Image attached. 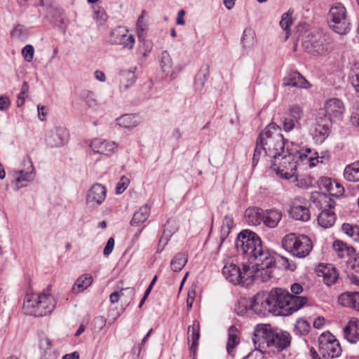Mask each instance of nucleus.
Returning a JSON list of instances; mask_svg holds the SVG:
<instances>
[{"label": "nucleus", "instance_id": "nucleus-1", "mask_svg": "<svg viewBox=\"0 0 359 359\" xmlns=\"http://www.w3.org/2000/svg\"><path fill=\"white\" fill-rule=\"evenodd\" d=\"M235 245L238 252L243 255L250 264H243L241 270L233 263H226L222 269V274L229 282L234 285L241 283L249 285L255 280L266 282L272 277L276 264L275 254L263 246L257 234L245 229L238 235Z\"/></svg>", "mask_w": 359, "mask_h": 359}, {"label": "nucleus", "instance_id": "nucleus-2", "mask_svg": "<svg viewBox=\"0 0 359 359\" xmlns=\"http://www.w3.org/2000/svg\"><path fill=\"white\" fill-rule=\"evenodd\" d=\"M272 313L287 316L302 308L308 302L304 297L292 295L286 290L273 288L269 292Z\"/></svg>", "mask_w": 359, "mask_h": 359}, {"label": "nucleus", "instance_id": "nucleus-3", "mask_svg": "<svg viewBox=\"0 0 359 359\" xmlns=\"http://www.w3.org/2000/svg\"><path fill=\"white\" fill-rule=\"evenodd\" d=\"M257 141L263 148L264 153L272 158L285 153V141L281 128L276 123L269 124L259 134Z\"/></svg>", "mask_w": 359, "mask_h": 359}, {"label": "nucleus", "instance_id": "nucleus-4", "mask_svg": "<svg viewBox=\"0 0 359 359\" xmlns=\"http://www.w3.org/2000/svg\"><path fill=\"white\" fill-rule=\"evenodd\" d=\"M55 298L47 292L39 294H27L24 299L23 310L26 314L36 317L50 313L55 307Z\"/></svg>", "mask_w": 359, "mask_h": 359}, {"label": "nucleus", "instance_id": "nucleus-5", "mask_svg": "<svg viewBox=\"0 0 359 359\" xmlns=\"http://www.w3.org/2000/svg\"><path fill=\"white\" fill-rule=\"evenodd\" d=\"M310 200L321 210L317 218L318 224L324 229L332 227L336 222V215L332 210L335 206L333 198L327 194L316 191L311 193Z\"/></svg>", "mask_w": 359, "mask_h": 359}, {"label": "nucleus", "instance_id": "nucleus-6", "mask_svg": "<svg viewBox=\"0 0 359 359\" xmlns=\"http://www.w3.org/2000/svg\"><path fill=\"white\" fill-rule=\"evenodd\" d=\"M298 161H295V154L292 151V145L285 153H281L272 160L271 168L283 179L289 180L295 177Z\"/></svg>", "mask_w": 359, "mask_h": 359}, {"label": "nucleus", "instance_id": "nucleus-7", "mask_svg": "<svg viewBox=\"0 0 359 359\" xmlns=\"http://www.w3.org/2000/svg\"><path fill=\"white\" fill-rule=\"evenodd\" d=\"M299 39L304 48L313 54L323 55L329 51L327 36L320 31L306 29L301 32Z\"/></svg>", "mask_w": 359, "mask_h": 359}, {"label": "nucleus", "instance_id": "nucleus-8", "mask_svg": "<svg viewBox=\"0 0 359 359\" xmlns=\"http://www.w3.org/2000/svg\"><path fill=\"white\" fill-rule=\"evenodd\" d=\"M282 246L292 256L298 258L306 257L313 248L312 242L309 237L292 233L283 237Z\"/></svg>", "mask_w": 359, "mask_h": 359}, {"label": "nucleus", "instance_id": "nucleus-9", "mask_svg": "<svg viewBox=\"0 0 359 359\" xmlns=\"http://www.w3.org/2000/svg\"><path fill=\"white\" fill-rule=\"evenodd\" d=\"M329 27L335 33L345 35L351 30V22L347 18V11L341 3L334 4L328 14Z\"/></svg>", "mask_w": 359, "mask_h": 359}, {"label": "nucleus", "instance_id": "nucleus-10", "mask_svg": "<svg viewBox=\"0 0 359 359\" xmlns=\"http://www.w3.org/2000/svg\"><path fill=\"white\" fill-rule=\"evenodd\" d=\"M319 352L325 359H332L341 355L339 341L330 332H323L318 338Z\"/></svg>", "mask_w": 359, "mask_h": 359}, {"label": "nucleus", "instance_id": "nucleus-11", "mask_svg": "<svg viewBox=\"0 0 359 359\" xmlns=\"http://www.w3.org/2000/svg\"><path fill=\"white\" fill-rule=\"evenodd\" d=\"M273 332L269 324L257 325L255 327L252 337L255 348L262 350L269 348Z\"/></svg>", "mask_w": 359, "mask_h": 359}, {"label": "nucleus", "instance_id": "nucleus-12", "mask_svg": "<svg viewBox=\"0 0 359 359\" xmlns=\"http://www.w3.org/2000/svg\"><path fill=\"white\" fill-rule=\"evenodd\" d=\"M107 189L101 184L95 183L90 187L86 194V203L89 208H96L104 201Z\"/></svg>", "mask_w": 359, "mask_h": 359}, {"label": "nucleus", "instance_id": "nucleus-13", "mask_svg": "<svg viewBox=\"0 0 359 359\" xmlns=\"http://www.w3.org/2000/svg\"><path fill=\"white\" fill-rule=\"evenodd\" d=\"M291 145L292 151L295 154V161H298V166L308 165L312 168L319 162L317 153L312 152L311 149L307 148L304 152L299 144L291 142Z\"/></svg>", "mask_w": 359, "mask_h": 359}, {"label": "nucleus", "instance_id": "nucleus-14", "mask_svg": "<svg viewBox=\"0 0 359 359\" xmlns=\"http://www.w3.org/2000/svg\"><path fill=\"white\" fill-rule=\"evenodd\" d=\"M111 42L131 50L134 47L135 40L133 35L128 33V29L123 27H118L111 32Z\"/></svg>", "mask_w": 359, "mask_h": 359}, {"label": "nucleus", "instance_id": "nucleus-15", "mask_svg": "<svg viewBox=\"0 0 359 359\" xmlns=\"http://www.w3.org/2000/svg\"><path fill=\"white\" fill-rule=\"evenodd\" d=\"M325 118L330 122H335L341 118L345 111L343 102L337 98H331L327 100L324 105Z\"/></svg>", "mask_w": 359, "mask_h": 359}, {"label": "nucleus", "instance_id": "nucleus-16", "mask_svg": "<svg viewBox=\"0 0 359 359\" xmlns=\"http://www.w3.org/2000/svg\"><path fill=\"white\" fill-rule=\"evenodd\" d=\"M271 304L269 293H258L252 300L251 309L257 315L265 316L267 313H272Z\"/></svg>", "mask_w": 359, "mask_h": 359}, {"label": "nucleus", "instance_id": "nucleus-17", "mask_svg": "<svg viewBox=\"0 0 359 359\" xmlns=\"http://www.w3.org/2000/svg\"><path fill=\"white\" fill-rule=\"evenodd\" d=\"M69 133L63 127H55L48 131L46 135V143L52 147H59L68 142Z\"/></svg>", "mask_w": 359, "mask_h": 359}, {"label": "nucleus", "instance_id": "nucleus-18", "mask_svg": "<svg viewBox=\"0 0 359 359\" xmlns=\"http://www.w3.org/2000/svg\"><path fill=\"white\" fill-rule=\"evenodd\" d=\"M331 125L332 122L330 120L320 116L316 118V123L313 126L312 134L317 142H323L329 136Z\"/></svg>", "mask_w": 359, "mask_h": 359}, {"label": "nucleus", "instance_id": "nucleus-19", "mask_svg": "<svg viewBox=\"0 0 359 359\" xmlns=\"http://www.w3.org/2000/svg\"><path fill=\"white\" fill-rule=\"evenodd\" d=\"M300 198H295L290 210V215L295 220L306 222L310 219V211L306 205L301 204Z\"/></svg>", "mask_w": 359, "mask_h": 359}, {"label": "nucleus", "instance_id": "nucleus-20", "mask_svg": "<svg viewBox=\"0 0 359 359\" xmlns=\"http://www.w3.org/2000/svg\"><path fill=\"white\" fill-rule=\"evenodd\" d=\"M316 272L319 277L323 278V281L327 285L335 283L339 276L336 269L331 264H319Z\"/></svg>", "mask_w": 359, "mask_h": 359}, {"label": "nucleus", "instance_id": "nucleus-21", "mask_svg": "<svg viewBox=\"0 0 359 359\" xmlns=\"http://www.w3.org/2000/svg\"><path fill=\"white\" fill-rule=\"evenodd\" d=\"M89 146L95 153L104 155H109L114 152L116 148L115 142H109L101 138H95L93 140Z\"/></svg>", "mask_w": 359, "mask_h": 359}, {"label": "nucleus", "instance_id": "nucleus-22", "mask_svg": "<svg viewBox=\"0 0 359 359\" xmlns=\"http://www.w3.org/2000/svg\"><path fill=\"white\" fill-rule=\"evenodd\" d=\"M269 348L281 351L290 344V336L285 332H273Z\"/></svg>", "mask_w": 359, "mask_h": 359}, {"label": "nucleus", "instance_id": "nucleus-23", "mask_svg": "<svg viewBox=\"0 0 359 359\" xmlns=\"http://www.w3.org/2000/svg\"><path fill=\"white\" fill-rule=\"evenodd\" d=\"M283 218V212L281 210L272 208L264 210L262 215V223L269 229H273L278 226V224Z\"/></svg>", "mask_w": 359, "mask_h": 359}, {"label": "nucleus", "instance_id": "nucleus-24", "mask_svg": "<svg viewBox=\"0 0 359 359\" xmlns=\"http://www.w3.org/2000/svg\"><path fill=\"white\" fill-rule=\"evenodd\" d=\"M344 338L350 343L355 344L359 340V320L353 318L344 328Z\"/></svg>", "mask_w": 359, "mask_h": 359}, {"label": "nucleus", "instance_id": "nucleus-25", "mask_svg": "<svg viewBox=\"0 0 359 359\" xmlns=\"http://www.w3.org/2000/svg\"><path fill=\"white\" fill-rule=\"evenodd\" d=\"M283 84L287 86L299 88H307L309 86L305 78L297 72L288 73L284 79Z\"/></svg>", "mask_w": 359, "mask_h": 359}, {"label": "nucleus", "instance_id": "nucleus-26", "mask_svg": "<svg viewBox=\"0 0 359 359\" xmlns=\"http://www.w3.org/2000/svg\"><path fill=\"white\" fill-rule=\"evenodd\" d=\"M188 340L189 349L193 354H195L198 346V340L200 337V323L198 320H194L192 325L188 327Z\"/></svg>", "mask_w": 359, "mask_h": 359}, {"label": "nucleus", "instance_id": "nucleus-27", "mask_svg": "<svg viewBox=\"0 0 359 359\" xmlns=\"http://www.w3.org/2000/svg\"><path fill=\"white\" fill-rule=\"evenodd\" d=\"M338 301L344 306L359 311V292L343 293L339 297Z\"/></svg>", "mask_w": 359, "mask_h": 359}, {"label": "nucleus", "instance_id": "nucleus-28", "mask_svg": "<svg viewBox=\"0 0 359 359\" xmlns=\"http://www.w3.org/2000/svg\"><path fill=\"white\" fill-rule=\"evenodd\" d=\"M264 210L257 207L248 208L245 212L246 222L250 225L258 226L262 222Z\"/></svg>", "mask_w": 359, "mask_h": 359}, {"label": "nucleus", "instance_id": "nucleus-29", "mask_svg": "<svg viewBox=\"0 0 359 359\" xmlns=\"http://www.w3.org/2000/svg\"><path fill=\"white\" fill-rule=\"evenodd\" d=\"M151 212V207L148 204L141 206L133 215L130 221L132 226H138L148 219Z\"/></svg>", "mask_w": 359, "mask_h": 359}, {"label": "nucleus", "instance_id": "nucleus-30", "mask_svg": "<svg viewBox=\"0 0 359 359\" xmlns=\"http://www.w3.org/2000/svg\"><path fill=\"white\" fill-rule=\"evenodd\" d=\"M93 283V277L90 274H83L77 278L72 287V292L80 293L87 289Z\"/></svg>", "mask_w": 359, "mask_h": 359}, {"label": "nucleus", "instance_id": "nucleus-31", "mask_svg": "<svg viewBox=\"0 0 359 359\" xmlns=\"http://www.w3.org/2000/svg\"><path fill=\"white\" fill-rule=\"evenodd\" d=\"M31 163L30 168L31 170L27 172H24L23 170H21L18 172L15 173V175L14 177V182L15 183V185L17 187V189H19L24 186V184H20L22 182H31L34 180L35 177V172L34 171V168L33 165Z\"/></svg>", "mask_w": 359, "mask_h": 359}, {"label": "nucleus", "instance_id": "nucleus-32", "mask_svg": "<svg viewBox=\"0 0 359 359\" xmlns=\"http://www.w3.org/2000/svg\"><path fill=\"white\" fill-rule=\"evenodd\" d=\"M140 118L135 114H124L116 118L117 125L126 128L135 127L140 123Z\"/></svg>", "mask_w": 359, "mask_h": 359}, {"label": "nucleus", "instance_id": "nucleus-33", "mask_svg": "<svg viewBox=\"0 0 359 359\" xmlns=\"http://www.w3.org/2000/svg\"><path fill=\"white\" fill-rule=\"evenodd\" d=\"M344 177L348 182L359 181V160L346 166Z\"/></svg>", "mask_w": 359, "mask_h": 359}, {"label": "nucleus", "instance_id": "nucleus-34", "mask_svg": "<svg viewBox=\"0 0 359 359\" xmlns=\"http://www.w3.org/2000/svg\"><path fill=\"white\" fill-rule=\"evenodd\" d=\"M136 80L135 73L131 70H123L120 73V88L126 90Z\"/></svg>", "mask_w": 359, "mask_h": 359}, {"label": "nucleus", "instance_id": "nucleus-35", "mask_svg": "<svg viewBox=\"0 0 359 359\" xmlns=\"http://www.w3.org/2000/svg\"><path fill=\"white\" fill-rule=\"evenodd\" d=\"M333 248L337 256L340 258L351 256L355 252V249L353 247L348 246L346 243L340 241H334Z\"/></svg>", "mask_w": 359, "mask_h": 359}, {"label": "nucleus", "instance_id": "nucleus-36", "mask_svg": "<svg viewBox=\"0 0 359 359\" xmlns=\"http://www.w3.org/2000/svg\"><path fill=\"white\" fill-rule=\"evenodd\" d=\"M238 333V329L234 325H232L229 328V337L226 344V350L229 354L233 351L234 348L239 344L240 339Z\"/></svg>", "mask_w": 359, "mask_h": 359}, {"label": "nucleus", "instance_id": "nucleus-37", "mask_svg": "<svg viewBox=\"0 0 359 359\" xmlns=\"http://www.w3.org/2000/svg\"><path fill=\"white\" fill-rule=\"evenodd\" d=\"M188 256L184 252H179L175 255L170 262V268L175 272L181 271L186 265Z\"/></svg>", "mask_w": 359, "mask_h": 359}, {"label": "nucleus", "instance_id": "nucleus-38", "mask_svg": "<svg viewBox=\"0 0 359 359\" xmlns=\"http://www.w3.org/2000/svg\"><path fill=\"white\" fill-rule=\"evenodd\" d=\"M241 43L245 48H252L256 43V35L252 28H245L241 39Z\"/></svg>", "mask_w": 359, "mask_h": 359}, {"label": "nucleus", "instance_id": "nucleus-39", "mask_svg": "<svg viewBox=\"0 0 359 359\" xmlns=\"http://www.w3.org/2000/svg\"><path fill=\"white\" fill-rule=\"evenodd\" d=\"M292 13V12H290V11L283 13L280 21V26L285 31V41L287 40L290 35V27L293 24Z\"/></svg>", "mask_w": 359, "mask_h": 359}, {"label": "nucleus", "instance_id": "nucleus-40", "mask_svg": "<svg viewBox=\"0 0 359 359\" xmlns=\"http://www.w3.org/2000/svg\"><path fill=\"white\" fill-rule=\"evenodd\" d=\"M159 64L161 70L165 73L170 72L173 65L172 57L167 50H163L159 56Z\"/></svg>", "mask_w": 359, "mask_h": 359}, {"label": "nucleus", "instance_id": "nucleus-41", "mask_svg": "<svg viewBox=\"0 0 359 359\" xmlns=\"http://www.w3.org/2000/svg\"><path fill=\"white\" fill-rule=\"evenodd\" d=\"M39 346L43 351L41 356L43 359H55V356L52 353L51 341L47 337L41 338Z\"/></svg>", "mask_w": 359, "mask_h": 359}, {"label": "nucleus", "instance_id": "nucleus-42", "mask_svg": "<svg viewBox=\"0 0 359 359\" xmlns=\"http://www.w3.org/2000/svg\"><path fill=\"white\" fill-rule=\"evenodd\" d=\"M80 96L82 100L89 108L96 109L98 107V102L93 92L85 90L81 93Z\"/></svg>", "mask_w": 359, "mask_h": 359}, {"label": "nucleus", "instance_id": "nucleus-43", "mask_svg": "<svg viewBox=\"0 0 359 359\" xmlns=\"http://www.w3.org/2000/svg\"><path fill=\"white\" fill-rule=\"evenodd\" d=\"M233 226V218L229 215H226L223 219L221 228V239L222 241L229 236Z\"/></svg>", "mask_w": 359, "mask_h": 359}, {"label": "nucleus", "instance_id": "nucleus-44", "mask_svg": "<svg viewBox=\"0 0 359 359\" xmlns=\"http://www.w3.org/2000/svg\"><path fill=\"white\" fill-rule=\"evenodd\" d=\"M304 114L303 108L299 104H292L289 108V116L298 123L303 118Z\"/></svg>", "mask_w": 359, "mask_h": 359}, {"label": "nucleus", "instance_id": "nucleus-45", "mask_svg": "<svg viewBox=\"0 0 359 359\" xmlns=\"http://www.w3.org/2000/svg\"><path fill=\"white\" fill-rule=\"evenodd\" d=\"M310 329L309 323L304 319H299L297 320L294 332L299 335L306 334Z\"/></svg>", "mask_w": 359, "mask_h": 359}, {"label": "nucleus", "instance_id": "nucleus-46", "mask_svg": "<svg viewBox=\"0 0 359 359\" xmlns=\"http://www.w3.org/2000/svg\"><path fill=\"white\" fill-rule=\"evenodd\" d=\"M359 227L357 225H351L350 224H344L342 225V231L353 239L357 232H358Z\"/></svg>", "mask_w": 359, "mask_h": 359}, {"label": "nucleus", "instance_id": "nucleus-47", "mask_svg": "<svg viewBox=\"0 0 359 359\" xmlns=\"http://www.w3.org/2000/svg\"><path fill=\"white\" fill-rule=\"evenodd\" d=\"M34 47L32 45H26L22 50V54L27 62H32L34 57Z\"/></svg>", "mask_w": 359, "mask_h": 359}, {"label": "nucleus", "instance_id": "nucleus-48", "mask_svg": "<svg viewBox=\"0 0 359 359\" xmlns=\"http://www.w3.org/2000/svg\"><path fill=\"white\" fill-rule=\"evenodd\" d=\"M106 325V319L102 316H97L94 318L92 325L95 332L100 331Z\"/></svg>", "mask_w": 359, "mask_h": 359}, {"label": "nucleus", "instance_id": "nucleus-49", "mask_svg": "<svg viewBox=\"0 0 359 359\" xmlns=\"http://www.w3.org/2000/svg\"><path fill=\"white\" fill-rule=\"evenodd\" d=\"M147 29V24L144 22V12L138 18L137 22V34L140 37L144 35V31Z\"/></svg>", "mask_w": 359, "mask_h": 359}, {"label": "nucleus", "instance_id": "nucleus-50", "mask_svg": "<svg viewBox=\"0 0 359 359\" xmlns=\"http://www.w3.org/2000/svg\"><path fill=\"white\" fill-rule=\"evenodd\" d=\"M262 155L265 156L266 154L264 153L263 148H262L261 144L257 140V144L252 158L253 165H255L258 163L260 156Z\"/></svg>", "mask_w": 359, "mask_h": 359}, {"label": "nucleus", "instance_id": "nucleus-51", "mask_svg": "<svg viewBox=\"0 0 359 359\" xmlns=\"http://www.w3.org/2000/svg\"><path fill=\"white\" fill-rule=\"evenodd\" d=\"M298 123V122L294 121L291 117H286L283 122V129L286 132H290L294 129L295 126Z\"/></svg>", "mask_w": 359, "mask_h": 359}, {"label": "nucleus", "instance_id": "nucleus-52", "mask_svg": "<svg viewBox=\"0 0 359 359\" xmlns=\"http://www.w3.org/2000/svg\"><path fill=\"white\" fill-rule=\"evenodd\" d=\"M128 183H129V181L126 177H121V180L118 182V183L117 184V185L116 187V193L117 194H120L122 192H123L128 187Z\"/></svg>", "mask_w": 359, "mask_h": 359}, {"label": "nucleus", "instance_id": "nucleus-53", "mask_svg": "<svg viewBox=\"0 0 359 359\" xmlns=\"http://www.w3.org/2000/svg\"><path fill=\"white\" fill-rule=\"evenodd\" d=\"M295 185L302 189H306L311 184V180L310 178H297L295 177Z\"/></svg>", "mask_w": 359, "mask_h": 359}, {"label": "nucleus", "instance_id": "nucleus-54", "mask_svg": "<svg viewBox=\"0 0 359 359\" xmlns=\"http://www.w3.org/2000/svg\"><path fill=\"white\" fill-rule=\"evenodd\" d=\"M94 18L101 22H105L107 19V15L104 9L98 8L94 11Z\"/></svg>", "mask_w": 359, "mask_h": 359}, {"label": "nucleus", "instance_id": "nucleus-55", "mask_svg": "<svg viewBox=\"0 0 359 359\" xmlns=\"http://www.w3.org/2000/svg\"><path fill=\"white\" fill-rule=\"evenodd\" d=\"M195 297H196V290L194 288H191L188 292L187 299V306L189 310H190L192 308Z\"/></svg>", "mask_w": 359, "mask_h": 359}, {"label": "nucleus", "instance_id": "nucleus-56", "mask_svg": "<svg viewBox=\"0 0 359 359\" xmlns=\"http://www.w3.org/2000/svg\"><path fill=\"white\" fill-rule=\"evenodd\" d=\"M114 239L113 238H109L107 242V244L104 248L103 254L105 256L109 255L114 247Z\"/></svg>", "mask_w": 359, "mask_h": 359}, {"label": "nucleus", "instance_id": "nucleus-57", "mask_svg": "<svg viewBox=\"0 0 359 359\" xmlns=\"http://www.w3.org/2000/svg\"><path fill=\"white\" fill-rule=\"evenodd\" d=\"M353 74L352 76V85L355 90L359 93V69L354 67Z\"/></svg>", "mask_w": 359, "mask_h": 359}, {"label": "nucleus", "instance_id": "nucleus-58", "mask_svg": "<svg viewBox=\"0 0 359 359\" xmlns=\"http://www.w3.org/2000/svg\"><path fill=\"white\" fill-rule=\"evenodd\" d=\"M123 289L121 290V292H114L109 296V300L111 304H115L118 302L120 296L123 295Z\"/></svg>", "mask_w": 359, "mask_h": 359}, {"label": "nucleus", "instance_id": "nucleus-59", "mask_svg": "<svg viewBox=\"0 0 359 359\" xmlns=\"http://www.w3.org/2000/svg\"><path fill=\"white\" fill-rule=\"evenodd\" d=\"M168 236L169 235H166L165 231L164 230L163 234L161 239L159 240L158 250L161 251L163 248L167 245L168 241Z\"/></svg>", "mask_w": 359, "mask_h": 359}, {"label": "nucleus", "instance_id": "nucleus-60", "mask_svg": "<svg viewBox=\"0 0 359 359\" xmlns=\"http://www.w3.org/2000/svg\"><path fill=\"white\" fill-rule=\"evenodd\" d=\"M38 109V117L41 121H44L46 118L47 114V110L46 107L38 105L37 106Z\"/></svg>", "mask_w": 359, "mask_h": 359}, {"label": "nucleus", "instance_id": "nucleus-61", "mask_svg": "<svg viewBox=\"0 0 359 359\" xmlns=\"http://www.w3.org/2000/svg\"><path fill=\"white\" fill-rule=\"evenodd\" d=\"M10 105V101L8 97H0V110H6Z\"/></svg>", "mask_w": 359, "mask_h": 359}, {"label": "nucleus", "instance_id": "nucleus-62", "mask_svg": "<svg viewBox=\"0 0 359 359\" xmlns=\"http://www.w3.org/2000/svg\"><path fill=\"white\" fill-rule=\"evenodd\" d=\"M291 292H292V295L297 296V294H300L303 291V287L302 285L299 283H294L291 285Z\"/></svg>", "mask_w": 359, "mask_h": 359}, {"label": "nucleus", "instance_id": "nucleus-63", "mask_svg": "<svg viewBox=\"0 0 359 359\" xmlns=\"http://www.w3.org/2000/svg\"><path fill=\"white\" fill-rule=\"evenodd\" d=\"M185 15V11L184 10L179 11L177 13L176 24L178 25H184L185 24V21L184 20V17Z\"/></svg>", "mask_w": 359, "mask_h": 359}, {"label": "nucleus", "instance_id": "nucleus-64", "mask_svg": "<svg viewBox=\"0 0 359 359\" xmlns=\"http://www.w3.org/2000/svg\"><path fill=\"white\" fill-rule=\"evenodd\" d=\"M94 76L95 79L100 82H104L106 81V76L104 73L100 70H96L94 72Z\"/></svg>", "mask_w": 359, "mask_h": 359}]
</instances>
